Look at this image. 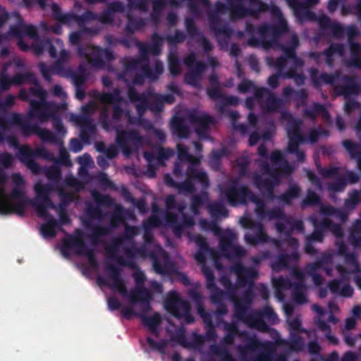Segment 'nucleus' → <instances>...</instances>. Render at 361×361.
Wrapping results in <instances>:
<instances>
[{"label": "nucleus", "mask_w": 361, "mask_h": 361, "mask_svg": "<svg viewBox=\"0 0 361 361\" xmlns=\"http://www.w3.org/2000/svg\"><path fill=\"white\" fill-rule=\"evenodd\" d=\"M76 235L68 234L67 238L63 240L61 252L63 256L68 257L70 252L73 251L78 256H85L87 258L88 265L92 270L100 269L97 276L98 286L105 293L108 309L113 311V240H110L105 249L106 257L103 264L99 267L97 260L95 252L90 249L84 240L83 232L78 228Z\"/></svg>", "instance_id": "obj_1"}, {"label": "nucleus", "mask_w": 361, "mask_h": 361, "mask_svg": "<svg viewBox=\"0 0 361 361\" xmlns=\"http://www.w3.org/2000/svg\"><path fill=\"white\" fill-rule=\"evenodd\" d=\"M36 197L35 200L29 199L24 190L13 188L9 195L10 200L0 197V214L8 215L16 214L23 216L27 205L35 207L39 216H45L47 209H56L50 195L52 188L49 184L37 183L35 185Z\"/></svg>", "instance_id": "obj_2"}, {"label": "nucleus", "mask_w": 361, "mask_h": 361, "mask_svg": "<svg viewBox=\"0 0 361 361\" xmlns=\"http://www.w3.org/2000/svg\"><path fill=\"white\" fill-rule=\"evenodd\" d=\"M69 39L72 44L78 45L77 49L78 55L86 59L92 68H104L106 63L113 60V51L108 49L90 44H79L81 39L80 32H72L70 35Z\"/></svg>", "instance_id": "obj_3"}, {"label": "nucleus", "mask_w": 361, "mask_h": 361, "mask_svg": "<svg viewBox=\"0 0 361 361\" xmlns=\"http://www.w3.org/2000/svg\"><path fill=\"white\" fill-rule=\"evenodd\" d=\"M32 109L28 112L30 118L38 119L44 123L50 119L52 121L54 128L59 133H66V129L61 117L57 114L59 106L54 103H45L42 102H33Z\"/></svg>", "instance_id": "obj_4"}, {"label": "nucleus", "mask_w": 361, "mask_h": 361, "mask_svg": "<svg viewBox=\"0 0 361 361\" xmlns=\"http://www.w3.org/2000/svg\"><path fill=\"white\" fill-rule=\"evenodd\" d=\"M18 157L22 163L35 173H37L40 168L35 161V158L40 157L48 161L54 160V154L44 147L32 149L29 145L19 147Z\"/></svg>", "instance_id": "obj_5"}, {"label": "nucleus", "mask_w": 361, "mask_h": 361, "mask_svg": "<svg viewBox=\"0 0 361 361\" xmlns=\"http://www.w3.org/2000/svg\"><path fill=\"white\" fill-rule=\"evenodd\" d=\"M12 126H18L25 137L33 134L38 135L40 128L38 125L32 124L27 119L23 118L18 113H7L4 116H0V126L2 128H8Z\"/></svg>", "instance_id": "obj_6"}, {"label": "nucleus", "mask_w": 361, "mask_h": 361, "mask_svg": "<svg viewBox=\"0 0 361 361\" xmlns=\"http://www.w3.org/2000/svg\"><path fill=\"white\" fill-rule=\"evenodd\" d=\"M91 195L95 204L90 202L87 203L85 214L90 219L102 221L105 214L101 207H113V198L107 195H103L96 190H92Z\"/></svg>", "instance_id": "obj_7"}, {"label": "nucleus", "mask_w": 361, "mask_h": 361, "mask_svg": "<svg viewBox=\"0 0 361 361\" xmlns=\"http://www.w3.org/2000/svg\"><path fill=\"white\" fill-rule=\"evenodd\" d=\"M166 310L175 317L184 318L187 322H190L189 305L182 300L176 293H171L164 304Z\"/></svg>", "instance_id": "obj_8"}, {"label": "nucleus", "mask_w": 361, "mask_h": 361, "mask_svg": "<svg viewBox=\"0 0 361 361\" xmlns=\"http://www.w3.org/2000/svg\"><path fill=\"white\" fill-rule=\"evenodd\" d=\"M25 83H37V77L32 72L16 73L12 78L7 75L0 74V94L8 91L11 85H21Z\"/></svg>", "instance_id": "obj_9"}, {"label": "nucleus", "mask_w": 361, "mask_h": 361, "mask_svg": "<svg viewBox=\"0 0 361 361\" xmlns=\"http://www.w3.org/2000/svg\"><path fill=\"white\" fill-rule=\"evenodd\" d=\"M90 96L104 106L99 114V121L105 129L110 130L113 128V123L109 118V111L106 105H113V92H100L98 90H92Z\"/></svg>", "instance_id": "obj_10"}, {"label": "nucleus", "mask_w": 361, "mask_h": 361, "mask_svg": "<svg viewBox=\"0 0 361 361\" xmlns=\"http://www.w3.org/2000/svg\"><path fill=\"white\" fill-rule=\"evenodd\" d=\"M75 122L80 128V139L85 145H90L97 133V128L91 118L86 116H76Z\"/></svg>", "instance_id": "obj_11"}, {"label": "nucleus", "mask_w": 361, "mask_h": 361, "mask_svg": "<svg viewBox=\"0 0 361 361\" xmlns=\"http://www.w3.org/2000/svg\"><path fill=\"white\" fill-rule=\"evenodd\" d=\"M109 224L107 226L99 224L93 225L91 227L90 238L93 245L101 243V237H104L113 232V212H108Z\"/></svg>", "instance_id": "obj_12"}, {"label": "nucleus", "mask_w": 361, "mask_h": 361, "mask_svg": "<svg viewBox=\"0 0 361 361\" xmlns=\"http://www.w3.org/2000/svg\"><path fill=\"white\" fill-rule=\"evenodd\" d=\"M8 33L13 37L22 38L23 35H26L32 38L38 37V32L34 25H24L23 19L20 17L17 25H11Z\"/></svg>", "instance_id": "obj_13"}, {"label": "nucleus", "mask_w": 361, "mask_h": 361, "mask_svg": "<svg viewBox=\"0 0 361 361\" xmlns=\"http://www.w3.org/2000/svg\"><path fill=\"white\" fill-rule=\"evenodd\" d=\"M41 217L47 219V222L41 226V232L44 237L54 238L56 235V229L65 233V230L59 226L58 221L49 214L48 209L47 215Z\"/></svg>", "instance_id": "obj_14"}, {"label": "nucleus", "mask_w": 361, "mask_h": 361, "mask_svg": "<svg viewBox=\"0 0 361 361\" xmlns=\"http://www.w3.org/2000/svg\"><path fill=\"white\" fill-rule=\"evenodd\" d=\"M255 5H258L257 0H236L232 11L233 15L234 17L240 18L247 13H252L255 8Z\"/></svg>", "instance_id": "obj_15"}, {"label": "nucleus", "mask_w": 361, "mask_h": 361, "mask_svg": "<svg viewBox=\"0 0 361 361\" xmlns=\"http://www.w3.org/2000/svg\"><path fill=\"white\" fill-rule=\"evenodd\" d=\"M98 15L91 11H87L82 15H78V25L81 27L80 32L82 33L90 34L91 35H97L99 29L96 27H83L82 25L90 21L96 20Z\"/></svg>", "instance_id": "obj_16"}, {"label": "nucleus", "mask_w": 361, "mask_h": 361, "mask_svg": "<svg viewBox=\"0 0 361 361\" xmlns=\"http://www.w3.org/2000/svg\"><path fill=\"white\" fill-rule=\"evenodd\" d=\"M33 49L37 55H41L44 51L47 50L51 58L57 56L56 49L49 38L37 40L34 44Z\"/></svg>", "instance_id": "obj_17"}, {"label": "nucleus", "mask_w": 361, "mask_h": 361, "mask_svg": "<svg viewBox=\"0 0 361 361\" xmlns=\"http://www.w3.org/2000/svg\"><path fill=\"white\" fill-rule=\"evenodd\" d=\"M87 173V182H95L100 187L113 188V181L109 180L107 175L103 172L97 173H90L87 170H85Z\"/></svg>", "instance_id": "obj_18"}, {"label": "nucleus", "mask_w": 361, "mask_h": 361, "mask_svg": "<svg viewBox=\"0 0 361 361\" xmlns=\"http://www.w3.org/2000/svg\"><path fill=\"white\" fill-rule=\"evenodd\" d=\"M345 268L341 267H338V272L343 276H345V275L349 274L360 271V267L353 255H346L345 257Z\"/></svg>", "instance_id": "obj_19"}, {"label": "nucleus", "mask_w": 361, "mask_h": 361, "mask_svg": "<svg viewBox=\"0 0 361 361\" xmlns=\"http://www.w3.org/2000/svg\"><path fill=\"white\" fill-rule=\"evenodd\" d=\"M251 197V195L249 193L246 188L240 190L235 194L229 192L227 195L228 202L233 205H236L238 203L246 202L247 200Z\"/></svg>", "instance_id": "obj_20"}, {"label": "nucleus", "mask_w": 361, "mask_h": 361, "mask_svg": "<svg viewBox=\"0 0 361 361\" xmlns=\"http://www.w3.org/2000/svg\"><path fill=\"white\" fill-rule=\"evenodd\" d=\"M274 178H275L268 172H265L260 177L255 176L254 183L261 190H269L272 185V180Z\"/></svg>", "instance_id": "obj_21"}, {"label": "nucleus", "mask_w": 361, "mask_h": 361, "mask_svg": "<svg viewBox=\"0 0 361 361\" xmlns=\"http://www.w3.org/2000/svg\"><path fill=\"white\" fill-rule=\"evenodd\" d=\"M34 84L37 85V86L31 87L29 90L30 93L35 97H39L40 100L31 99L30 101V108L29 112H30L32 109V104L33 103V102H42L45 103H50L49 102L46 101L47 92L42 87H40L38 85V81L37 80V83Z\"/></svg>", "instance_id": "obj_22"}, {"label": "nucleus", "mask_w": 361, "mask_h": 361, "mask_svg": "<svg viewBox=\"0 0 361 361\" xmlns=\"http://www.w3.org/2000/svg\"><path fill=\"white\" fill-rule=\"evenodd\" d=\"M37 135L40 137L42 142L56 144L59 142L56 135L47 129L40 128Z\"/></svg>", "instance_id": "obj_23"}, {"label": "nucleus", "mask_w": 361, "mask_h": 361, "mask_svg": "<svg viewBox=\"0 0 361 361\" xmlns=\"http://www.w3.org/2000/svg\"><path fill=\"white\" fill-rule=\"evenodd\" d=\"M55 206L56 207L54 209H58V214L59 217V221H58L59 226L70 224L71 223V219L66 212L67 204H64V205H63V204H59L58 206L55 204Z\"/></svg>", "instance_id": "obj_24"}, {"label": "nucleus", "mask_w": 361, "mask_h": 361, "mask_svg": "<svg viewBox=\"0 0 361 361\" xmlns=\"http://www.w3.org/2000/svg\"><path fill=\"white\" fill-rule=\"evenodd\" d=\"M96 20L103 23H113V2H109L108 4L106 10L102 14L98 15Z\"/></svg>", "instance_id": "obj_25"}, {"label": "nucleus", "mask_w": 361, "mask_h": 361, "mask_svg": "<svg viewBox=\"0 0 361 361\" xmlns=\"http://www.w3.org/2000/svg\"><path fill=\"white\" fill-rule=\"evenodd\" d=\"M330 289L335 293H339L341 295L350 297L353 294V289L348 286H344L341 290L339 289V283L337 281H334L329 283Z\"/></svg>", "instance_id": "obj_26"}, {"label": "nucleus", "mask_w": 361, "mask_h": 361, "mask_svg": "<svg viewBox=\"0 0 361 361\" xmlns=\"http://www.w3.org/2000/svg\"><path fill=\"white\" fill-rule=\"evenodd\" d=\"M47 177L51 180H59L61 177V170L59 166L54 164L49 166L46 171Z\"/></svg>", "instance_id": "obj_27"}, {"label": "nucleus", "mask_w": 361, "mask_h": 361, "mask_svg": "<svg viewBox=\"0 0 361 361\" xmlns=\"http://www.w3.org/2000/svg\"><path fill=\"white\" fill-rule=\"evenodd\" d=\"M143 320L145 324L153 331L157 330V327L161 322L160 316L157 313L149 317H143Z\"/></svg>", "instance_id": "obj_28"}, {"label": "nucleus", "mask_w": 361, "mask_h": 361, "mask_svg": "<svg viewBox=\"0 0 361 361\" xmlns=\"http://www.w3.org/2000/svg\"><path fill=\"white\" fill-rule=\"evenodd\" d=\"M178 151L180 159L187 160L188 161L196 163L200 161L199 158L194 157L188 153V149L185 146L179 144L178 145Z\"/></svg>", "instance_id": "obj_29"}, {"label": "nucleus", "mask_w": 361, "mask_h": 361, "mask_svg": "<svg viewBox=\"0 0 361 361\" xmlns=\"http://www.w3.org/2000/svg\"><path fill=\"white\" fill-rule=\"evenodd\" d=\"M56 164H60L63 166H69L71 164L70 156L66 149L62 146L59 149V159L53 160Z\"/></svg>", "instance_id": "obj_30"}, {"label": "nucleus", "mask_w": 361, "mask_h": 361, "mask_svg": "<svg viewBox=\"0 0 361 361\" xmlns=\"http://www.w3.org/2000/svg\"><path fill=\"white\" fill-rule=\"evenodd\" d=\"M14 161L13 156L7 152L0 153V165L4 169L11 167Z\"/></svg>", "instance_id": "obj_31"}, {"label": "nucleus", "mask_w": 361, "mask_h": 361, "mask_svg": "<svg viewBox=\"0 0 361 361\" xmlns=\"http://www.w3.org/2000/svg\"><path fill=\"white\" fill-rule=\"evenodd\" d=\"M97 151L100 152H106V157L109 159H113V143L109 145L108 148L103 142H98L95 145Z\"/></svg>", "instance_id": "obj_32"}, {"label": "nucleus", "mask_w": 361, "mask_h": 361, "mask_svg": "<svg viewBox=\"0 0 361 361\" xmlns=\"http://www.w3.org/2000/svg\"><path fill=\"white\" fill-rule=\"evenodd\" d=\"M39 70L42 73L43 78L47 81L51 80V73L53 71H57L59 70V69H54V68H53V67L49 68V67L47 66L44 63H39Z\"/></svg>", "instance_id": "obj_33"}, {"label": "nucleus", "mask_w": 361, "mask_h": 361, "mask_svg": "<svg viewBox=\"0 0 361 361\" xmlns=\"http://www.w3.org/2000/svg\"><path fill=\"white\" fill-rule=\"evenodd\" d=\"M77 17L78 15L72 12L63 13L59 22L63 25H71L73 22H76L78 23Z\"/></svg>", "instance_id": "obj_34"}, {"label": "nucleus", "mask_w": 361, "mask_h": 361, "mask_svg": "<svg viewBox=\"0 0 361 361\" xmlns=\"http://www.w3.org/2000/svg\"><path fill=\"white\" fill-rule=\"evenodd\" d=\"M68 58H69L68 52L65 49H62L60 52L59 58L55 62V63L53 65V68H54V69L62 68V63L66 62L68 61Z\"/></svg>", "instance_id": "obj_35"}, {"label": "nucleus", "mask_w": 361, "mask_h": 361, "mask_svg": "<svg viewBox=\"0 0 361 361\" xmlns=\"http://www.w3.org/2000/svg\"><path fill=\"white\" fill-rule=\"evenodd\" d=\"M11 180L13 183H14L15 186L13 188H18L19 190H24L23 187L25 185V179L23 178V176L18 173H13L11 176Z\"/></svg>", "instance_id": "obj_36"}, {"label": "nucleus", "mask_w": 361, "mask_h": 361, "mask_svg": "<svg viewBox=\"0 0 361 361\" xmlns=\"http://www.w3.org/2000/svg\"><path fill=\"white\" fill-rule=\"evenodd\" d=\"M16 97L8 94L4 102H0V111H5L7 108H11L15 104Z\"/></svg>", "instance_id": "obj_37"}, {"label": "nucleus", "mask_w": 361, "mask_h": 361, "mask_svg": "<svg viewBox=\"0 0 361 361\" xmlns=\"http://www.w3.org/2000/svg\"><path fill=\"white\" fill-rule=\"evenodd\" d=\"M97 109V104L91 101L82 108V116H86L90 118L91 114Z\"/></svg>", "instance_id": "obj_38"}, {"label": "nucleus", "mask_w": 361, "mask_h": 361, "mask_svg": "<svg viewBox=\"0 0 361 361\" xmlns=\"http://www.w3.org/2000/svg\"><path fill=\"white\" fill-rule=\"evenodd\" d=\"M73 82L75 87L83 86L87 80V75L73 73L71 75Z\"/></svg>", "instance_id": "obj_39"}, {"label": "nucleus", "mask_w": 361, "mask_h": 361, "mask_svg": "<svg viewBox=\"0 0 361 361\" xmlns=\"http://www.w3.org/2000/svg\"><path fill=\"white\" fill-rule=\"evenodd\" d=\"M83 144L81 140L72 138L70 141L71 150L75 153H78L83 149Z\"/></svg>", "instance_id": "obj_40"}, {"label": "nucleus", "mask_w": 361, "mask_h": 361, "mask_svg": "<svg viewBox=\"0 0 361 361\" xmlns=\"http://www.w3.org/2000/svg\"><path fill=\"white\" fill-rule=\"evenodd\" d=\"M79 163L81 164V166L83 167H88L91 164H94L92 157L87 153H85L79 157Z\"/></svg>", "instance_id": "obj_41"}, {"label": "nucleus", "mask_w": 361, "mask_h": 361, "mask_svg": "<svg viewBox=\"0 0 361 361\" xmlns=\"http://www.w3.org/2000/svg\"><path fill=\"white\" fill-rule=\"evenodd\" d=\"M9 17L8 12L0 5V28L7 22Z\"/></svg>", "instance_id": "obj_42"}, {"label": "nucleus", "mask_w": 361, "mask_h": 361, "mask_svg": "<svg viewBox=\"0 0 361 361\" xmlns=\"http://www.w3.org/2000/svg\"><path fill=\"white\" fill-rule=\"evenodd\" d=\"M51 11L54 18L59 22L63 14L60 6L54 3L51 6Z\"/></svg>", "instance_id": "obj_43"}, {"label": "nucleus", "mask_w": 361, "mask_h": 361, "mask_svg": "<svg viewBox=\"0 0 361 361\" xmlns=\"http://www.w3.org/2000/svg\"><path fill=\"white\" fill-rule=\"evenodd\" d=\"M59 195L61 200L60 204H63V205H64V204H67L68 205V203L73 200V196L71 194L63 190L59 192Z\"/></svg>", "instance_id": "obj_44"}, {"label": "nucleus", "mask_w": 361, "mask_h": 361, "mask_svg": "<svg viewBox=\"0 0 361 361\" xmlns=\"http://www.w3.org/2000/svg\"><path fill=\"white\" fill-rule=\"evenodd\" d=\"M343 145L346 148V149L351 152L352 154L359 150L360 148L359 145H355L352 142L349 140L344 141Z\"/></svg>", "instance_id": "obj_45"}, {"label": "nucleus", "mask_w": 361, "mask_h": 361, "mask_svg": "<svg viewBox=\"0 0 361 361\" xmlns=\"http://www.w3.org/2000/svg\"><path fill=\"white\" fill-rule=\"evenodd\" d=\"M224 209V207L220 204H214L209 206L210 212L214 215L221 214Z\"/></svg>", "instance_id": "obj_46"}, {"label": "nucleus", "mask_w": 361, "mask_h": 361, "mask_svg": "<svg viewBox=\"0 0 361 361\" xmlns=\"http://www.w3.org/2000/svg\"><path fill=\"white\" fill-rule=\"evenodd\" d=\"M97 164L102 167V169H105L109 166V163L107 161V157H106L104 155H99L97 157Z\"/></svg>", "instance_id": "obj_47"}, {"label": "nucleus", "mask_w": 361, "mask_h": 361, "mask_svg": "<svg viewBox=\"0 0 361 361\" xmlns=\"http://www.w3.org/2000/svg\"><path fill=\"white\" fill-rule=\"evenodd\" d=\"M318 201H319V197L314 192H308V195H307V197L306 199L307 203L315 204Z\"/></svg>", "instance_id": "obj_48"}, {"label": "nucleus", "mask_w": 361, "mask_h": 361, "mask_svg": "<svg viewBox=\"0 0 361 361\" xmlns=\"http://www.w3.org/2000/svg\"><path fill=\"white\" fill-rule=\"evenodd\" d=\"M6 140L11 146L19 148L20 146L18 143V140L15 135H8L6 138Z\"/></svg>", "instance_id": "obj_49"}, {"label": "nucleus", "mask_w": 361, "mask_h": 361, "mask_svg": "<svg viewBox=\"0 0 361 361\" xmlns=\"http://www.w3.org/2000/svg\"><path fill=\"white\" fill-rule=\"evenodd\" d=\"M114 292L116 290L123 293L124 292V288L122 282L114 275Z\"/></svg>", "instance_id": "obj_50"}, {"label": "nucleus", "mask_w": 361, "mask_h": 361, "mask_svg": "<svg viewBox=\"0 0 361 361\" xmlns=\"http://www.w3.org/2000/svg\"><path fill=\"white\" fill-rule=\"evenodd\" d=\"M85 92L82 86L75 87V97L80 100H82L85 98Z\"/></svg>", "instance_id": "obj_51"}, {"label": "nucleus", "mask_w": 361, "mask_h": 361, "mask_svg": "<svg viewBox=\"0 0 361 361\" xmlns=\"http://www.w3.org/2000/svg\"><path fill=\"white\" fill-rule=\"evenodd\" d=\"M344 187L345 183L343 181L339 180L336 185H331L329 189L334 192H337L342 190L344 188Z\"/></svg>", "instance_id": "obj_52"}, {"label": "nucleus", "mask_w": 361, "mask_h": 361, "mask_svg": "<svg viewBox=\"0 0 361 361\" xmlns=\"http://www.w3.org/2000/svg\"><path fill=\"white\" fill-rule=\"evenodd\" d=\"M204 274L207 280V286L209 288H212L213 286V276L208 270H204Z\"/></svg>", "instance_id": "obj_53"}, {"label": "nucleus", "mask_w": 361, "mask_h": 361, "mask_svg": "<svg viewBox=\"0 0 361 361\" xmlns=\"http://www.w3.org/2000/svg\"><path fill=\"white\" fill-rule=\"evenodd\" d=\"M68 185L74 187L75 188L80 190L82 188V184L77 179L73 178L68 183Z\"/></svg>", "instance_id": "obj_54"}, {"label": "nucleus", "mask_w": 361, "mask_h": 361, "mask_svg": "<svg viewBox=\"0 0 361 361\" xmlns=\"http://www.w3.org/2000/svg\"><path fill=\"white\" fill-rule=\"evenodd\" d=\"M63 90L60 85H54L53 87V94L54 96L61 97L63 94Z\"/></svg>", "instance_id": "obj_55"}, {"label": "nucleus", "mask_w": 361, "mask_h": 361, "mask_svg": "<svg viewBox=\"0 0 361 361\" xmlns=\"http://www.w3.org/2000/svg\"><path fill=\"white\" fill-rule=\"evenodd\" d=\"M18 97L23 101H27L29 99V92L22 89L19 92Z\"/></svg>", "instance_id": "obj_56"}, {"label": "nucleus", "mask_w": 361, "mask_h": 361, "mask_svg": "<svg viewBox=\"0 0 361 361\" xmlns=\"http://www.w3.org/2000/svg\"><path fill=\"white\" fill-rule=\"evenodd\" d=\"M355 325V319L354 318H348L345 321V328L348 329H353Z\"/></svg>", "instance_id": "obj_57"}, {"label": "nucleus", "mask_w": 361, "mask_h": 361, "mask_svg": "<svg viewBox=\"0 0 361 361\" xmlns=\"http://www.w3.org/2000/svg\"><path fill=\"white\" fill-rule=\"evenodd\" d=\"M269 85L271 87H275L277 86V82H278V77L276 76V75H272L269 78Z\"/></svg>", "instance_id": "obj_58"}, {"label": "nucleus", "mask_w": 361, "mask_h": 361, "mask_svg": "<svg viewBox=\"0 0 361 361\" xmlns=\"http://www.w3.org/2000/svg\"><path fill=\"white\" fill-rule=\"evenodd\" d=\"M18 45L20 49L23 51H27V50H29V46L27 45V44L25 43L22 39H20L18 41Z\"/></svg>", "instance_id": "obj_59"}, {"label": "nucleus", "mask_w": 361, "mask_h": 361, "mask_svg": "<svg viewBox=\"0 0 361 361\" xmlns=\"http://www.w3.org/2000/svg\"><path fill=\"white\" fill-rule=\"evenodd\" d=\"M338 4V0H330L328 8L329 11H334L336 9V5Z\"/></svg>", "instance_id": "obj_60"}, {"label": "nucleus", "mask_w": 361, "mask_h": 361, "mask_svg": "<svg viewBox=\"0 0 361 361\" xmlns=\"http://www.w3.org/2000/svg\"><path fill=\"white\" fill-rule=\"evenodd\" d=\"M355 355L352 353H347L343 359V361H354Z\"/></svg>", "instance_id": "obj_61"}, {"label": "nucleus", "mask_w": 361, "mask_h": 361, "mask_svg": "<svg viewBox=\"0 0 361 361\" xmlns=\"http://www.w3.org/2000/svg\"><path fill=\"white\" fill-rule=\"evenodd\" d=\"M297 147H298V143L297 142H295L293 140H291L289 143V145H288V150L290 152H293L294 151H295L297 149Z\"/></svg>", "instance_id": "obj_62"}, {"label": "nucleus", "mask_w": 361, "mask_h": 361, "mask_svg": "<svg viewBox=\"0 0 361 361\" xmlns=\"http://www.w3.org/2000/svg\"><path fill=\"white\" fill-rule=\"evenodd\" d=\"M102 81L105 87H109L113 84L112 81L106 76L102 77Z\"/></svg>", "instance_id": "obj_63"}, {"label": "nucleus", "mask_w": 361, "mask_h": 361, "mask_svg": "<svg viewBox=\"0 0 361 361\" xmlns=\"http://www.w3.org/2000/svg\"><path fill=\"white\" fill-rule=\"evenodd\" d=\"M22 1L27 8H31L35 4V0H22Z\"/></svg>", "instance_id": "obj_64"}]
</instances>
